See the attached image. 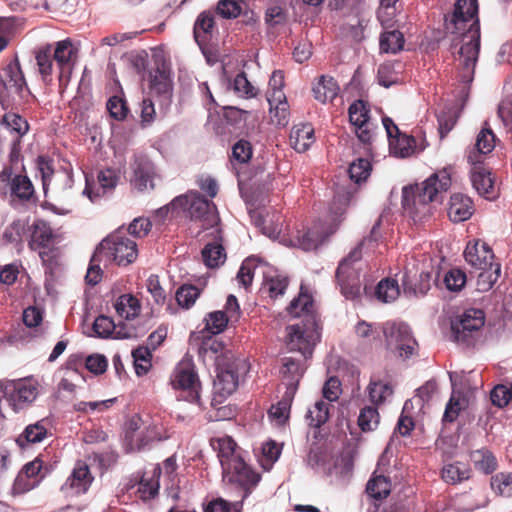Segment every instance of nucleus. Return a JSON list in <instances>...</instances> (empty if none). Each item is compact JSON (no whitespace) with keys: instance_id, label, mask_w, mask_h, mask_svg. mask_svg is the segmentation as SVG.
I'll return each mask as SVG.
<instances>
[{"instance_id":"f257e3e1","label":"nucleus","mask_w":512,"mask_h":512,"mask_svg":"<svg viewBox=\"0 0 512 512\" xmlns=\"http://www.w3.org/2000/svg\"><path fill=\"white\" fill-rule=\"evenodd\" d=\"M445 29L451 37L459 78L471 83L480 52L477 0H457L453 13L445 19Z\"/></svg>"},{"instance_id":"f03ea898","label":"nucleus","mask_w":512,"mask_h":512,"mask_svg":"<svg viewBox=\"0 0 512 512\" xmlns=\"http://www.w3.org/2000/svg\"><path fill=\"white\" fill-rule=\"evenodd\" d=\"M451 185L447 171L434 173L421 184L403 189V207L414 221H422L433 213V203L440 201L442 194Z\"/></svg>"},{"instance_id":"7ed1b4c3","label":"nucleus","mask_w":512,"mask_h":512,"mask_svg":"<svg viewBox=\"0 0 512 512\" xmlns=\"http://www.w3.org/2000/svg\"><path fill=\"white\" fill-rule=\"evenodd\" d=\"M380 220L373 226L370 235L366 237L359 246L354 248L349 255L344 258L336 271V277L341 287V292L346 299L354 300L360 296L361 288L359 283V272L354 264L362 257V248L372 250L374 243L380 237L378 229Z\"/></svg>"},{"instance_id":"20e7f679","label":"nucleus","mask_w":512,"mask_h":512,"mask_svg":"<svg viewBox=\"0 0 512 512\" xmlns=\"http://www.w3.org/2000/svg\"><path fill=\"white\" fill-rule=\"evenodd\" d=\"M256 273H261L263 276V292H267L271 298H277L284 294L288 286L287 277L273 267L259 262L256 258L249 257L243 261L236 279L240 285L248 288Z\"/></svg>"},{"instance_id":"39448f33","label":"nucleus","mask_w":512,"mask_h":512,"mask_svg":"<svg viewBox=\"0 0 512 512\" xmlns=\"http://www.w3.org/2000/svg\"><path fill=\"white\" fill-rule=\"evenodd\" d=\"M30 96L25 77L17 58L0 74V104L3 109L21 106Z\"/></svg>"},{"instance_id":"423d86ee","label":"nucleus","mask_w":512,"mask_h":512,"mask_svg":"<svg viewBox=\"0 0 512 512\" xmlns=\"http://www.w3.org/2000/svg\"><path fill=\"white\" fill-rule=\"evenodd\" d=\"M138 256L137 244L128 237L114 233L107 236L96 247L94 252L95 261L116 263L119 266H127L134 262Z\"/></svg>"},{"instance_id":"0eeeda50","label":"nucleus","mask_w":512,"mask_h":512,"mask_svg":"<svg viewBox=\"0 0 512 512\" xmlns=\"http://www.w3.org/2000/svg\"><path fill=\"white\" fill-rule=\"evenodd\" d=\"M171 205L187 210L190 218L202 222V227L207 229L218 223L216 206L203 198L198 192H190L184 196L175 198Z\"/></svg>"},{"instance_id":"6e6552de","label":"nucleus","mask_w":512,"mask_h":512,"mask_svg":"<svg viewBox=\"0 0 512 512\" xmlns=\"http://www.w3.org/2000/svg\"><path fill=\"white\" fill-rule=\"evenodd\" d=\"M386 346L402 359L414 354L417 343L409 326L402 322H386L383 327Z\"/></svg>"},{"instance_id":"1a4fd4ad","label":"nucleus","mask_w":512,"mask_h":512,"mask_svg":"<svg viewBox=\"0 0 512 512\" xmlns=\"http://www.w3.org/2000/svg\"><path fill=\"white\" fill-rule=\"evenodd\" d=\"M37 395L38 386L30 379L0 381V397L5 398L14 411L32 403Z\"/></svg>"},{"instance_id":"9d476101","label":"nucleus","mask_w":512,"mask_h":512,"mask_svg":"<svg viewBox=\"0 0 512 512\" xmlns=\"http://www.w3.org/2000/svg\"><path fill=\"white\" fill-rule=\"evenodd\" d=\"M171 384L179 392V398L191 403L199 401L200 381L191 362L182 361L176 366Z\"/></svg>"},{"instance_id":"9b49d317","label":"nucleus","mask_w":512,"mask_h":512,"mask_svg":"<svg viewBox=\"0 0 512 512\" xmlns=\"http://www.w3.org/2000/svg\"><path fill=\"white\" fill-rule=\"evenodd\" d=\"M433 268L428 262L412 260L405 267L402 279L404 292L412 295H425L431 288Z\"/></svg>"},{"instance_id":"f8f14e48","label":"nucleus","mask_w":512,"mask_h":512,"mask_svg":"<svg viewBox=\"0 0 512 512\" xmlns=\"http://www.w3.org/2000/svg\"><path fill=\"white\" fill-rule=\"evenodd\" d=\"M222 475L224 482L237 484L245 491L243 498L248 496L261 479L260 474L248 466L242 457L224 467Z\"/></svg>"},{"instance_id":"ddd939ff","label":"nucleus","mask_w":512,"mask_h":512,"mask_svg":"<svg viewBox=\"0 0 512 512\" xmlns=\"http://www.w3.org/2000/svg\"><path fill=\"white\" fill-rule=\"evenodd\" d=\"M93 480L94 477L88 465L83 461H78L62 484L60 491L65 498H77L88 492Z\"/></svg>"},{"instance_id":"4468645a","label":"nucleus","mask_w":512,"mask_h":512,"mask_svg":"<svg viewBox=\"0 0 512 512\" xmlns=\"http://www.w3.org/2000/svg\"><path fill=\"white\" fill-rule=\"evenodd\" d=\"M52 54L59 69V81L61 84H66L74 69L78 49L71 40L65 39L55 43Z\"/></svg>"},{"instance_id":"2eb2a0df","label":"nucleus","mask_w":512,"mask_h":512,"mask_svg":"<svg viewBox=\"0 0 512 512\" xmlns=\"http://www.w3.org/2000/svg\"><path fill=\"white\" fill-rule=\"evenodd\" d=\"M318 335L313 327H304L301 324L287 327V346L291 351H298L306 359L311 356Z\"/></svg>"},{"instance_id":"dca6fc26","label":"nucleus","mask_w":512,"mask_h":512,"mask_svg":"<svg viewBox=\"0 0 512 512\" xmlns=\"http://www.w3.org/2000/svg\"><path fill=\"white\" fill-rule=\"evenodd\" d=\"M0 126L11 135L10 160L17 162L21 151V140L29 131V124L18 113L7 112L3 115Z\"/></svg>"},{"instance_id":"f3484780","label":"nucleus","mask_w":512,"mask_h":512,"mask_svg":"<svg viewBox=\"0 0 512 512\" xmlns=\"http://www.w3.org/2000/svg\"><path fill=\"white\" fill-rule=\"evenodd\" d=\"M248 371V364L244 359H236L228 364L226 368H220L217 378L214 381V387L221 396L232 394L239 383L241 376Z\"/></svg>"},{"instance_id":"a211bd4d","label":"nucleus","mask_w":512,"mask_h":512,"mask_svg":"<svg viewBox=\"0 0 512 512\" xmlns=\"http://www.w3.org/2000/svg\"><path fill=\"white\" fill-rule=\"evenodd\" d=\"M369 112L368 106L362 100L353 102L348 109L349 121L358 139L364 144L370 143L374 135Z\"/></svg>"},{"instance_id":"6ab92c4d","label":"nucleus","mask_w":512,"mask_h":512,"mask_svg":"<svg viewBox=\"0 0 512 512\" xmlns=\"http://www.w3.org/2000/svg\"><path fill=\"white\" fill-rule=\"evenodd\" d=\"M485 322L484 312L480 309H467L462 315L452 322L451 329L457 342L468 341L469 334L483 327Z\"/></svg>"},{"instance_id":"aec40b11","label":"nucleus","mask_w":512,"mask_h":512,"mask_svg":"<svg viewBox=\"0 0 512 512\" xmlns=\"http://www.w3.org/2000/svg\"><path fill=\"white\" fill-rule=\"evenodd\" d=\"M494 253L484 241H469L464 250L465 261L475 269L485 268L494 263Z\"/></svg>"},{"instance_id":"412c9836","label":"nucleus","mask_w":512,"mask_h":512,"mask_svg":"<svg viewBox=\"0 0 512 512\" xmlns=\"http://www.w3.org/2000/svg\"><path fill=\"white\" fill-rule=\"evenodd\" d=\"M336 226L326 228L323 223H316L307 231L298 232L295 245L304 251L314 250L335 232Z\"/></svg>"},{"instance_id":"4be33fe9","label":"nucleus","mask_w":512,"mask_h":512,"mask_svg":"<svg viewBox=\"0 0 512 512\" xmlns=\"http://www.w3.org/2000/svg\"><path fill=\"white\" fill-rule=\"evenodd\" d=\"M0 181L8 182L11 194L20 200L28 201L34 196V186L28 176L19 174L12 177L11 168L5 167L1 171Z\"/></svg>"},{"instance_id":"5701e85b","label":"nucleus","mask_w":512,"mask_h":512,"mask_svg":"<svg viewBox=\"0 0 512 512\" xmlns=\"http://www.w3.org/2000/svg\"><path fill=\"white\" fill-rule=\"evenodd\" d=\"M117 181L118 177L114 170H102L98 173L97 184L95 186H92L88 178H86V187L83 193L87 195L91 201H95L96 199L113 190L117 184Z\"/></svg>"},{"instance_id":"b1692460","label":"nucleus","mask_w":512,"mask_h":512,"mask_svg":"<svg viewBox=\"0 0 512 512\" xmlns=\"http://www.w3.org/2000/svg\"><path fill=\"white\" fill-rule=\"evenodd\" d=\"M166 438L164 435V429L159 423H151L145 427V429L137 435L136 439L134 435L127 434L126 439L129 440V446L131 451H140L146 448L149 443L153 441H160Z\"/></svg>"},{"instance_id":"393cba45","label":"nucleus","mask_w":512,"mask_h":512,"mask_svg":"<svg viewBox=\"0 0 512 512\" xmlns=\"http://www.w3.org/2000/svg\"><path fill=\"white\" fill-rule=\"evenodd\" d=\"M495 147V135L490 128H482L476 137L474 148L468 153L470 164H481L483 155L490 153Z\"/></svg>"},{"instance_id":"a878e982","label":"nucleus","mask_w":512,"mask_h":512,"mask_svg":"<svg viewBox=\"0 0 512 512\" xmlns=\"http://www.w3.org/2000/svg\"><path fill=\"white\" fill-rule=\"evenodd\" d=\"M267 100L270 105V119L278 126H286L289 122V106L284 92L268 94Z\"/></svg>"},{"instance_id":"bb28decb","label":"nucleus","mask_w":512,"mask_h":512,"mask_svg":"<svg viewBox=\"0 0 512 512\" xmlns=\"http://www.w3.org/2000/svg\"><path fill=\"white\" fill-rule=\"evenodd\" d=\"M134 177L132 183L140 190L153 188V167L151 162L145 157H137L132 164Z\"/></svg>"},{"instance_id":"cd10ccee","label":"nucleus","mask_w":512,"mask_h":512,"mask_svg":"<svg viewBox=\"0 0 512 512\" xmlns=\"http://www.w3.org/2000/svg\"><path fill=\"white\" fill-rule=\"evenodd\" d=\"M290 145L297 152H305L314 143V129L310 124H297L290 132Z\"/></svg>"},{"instance_id":"c85d7f7f","label":"nucleus","mask_w":512,"mask_h":512,"mask_svg":"<svg viewBox=\"0 0 512 512\" xmlns=\"http://www.w3.org/2000/svg\"><path fill=\"white\" fill-rule=\"evenodd\" d=\"M472 215V201L462 194H454L450 198L448 216L453 222H463Z\"/></svg>"},{"instance_id":"c756f323","label":"nucleus","mask_w":512,"mask_h":512,"mask_svg":"<svg viewBox=\"0 0 512 512\" xmlns=\"http://www.w3.org/2000/svg\"><path fill=\"white\" fill-rule=\"evenodd\" d=\"M339 90V85L333 77L322 75L313 86V95L317 101L326 104L336 98Z\"/></svg>"},{"instance_id":"7c9ffc66","label":"nucleus","mask_w":512,"mask_h":512,"mask_svg":"<svg viewBox=\"0 0 512 512\" xmlns=\"http://www.w3.org/2000/svg\"><path fill=\"white\" fill-rule=\"evenodd\" d=\"M213 447L218 451V458L222 469L242 457L237 449V444L231 437L226 436L217 439L213 443Z\"/></svg>"},{"instance_id":"2f4dec72","label":"nucleus","mask_w":512,"mask_h":512,"mask_svg":"<svg viewBox=\"0 0 512 512\" xmlns=\"http://www.w3.org/2000/svg\"><path fill=\"white\" fill-rule=\"evenodd\" d=\"M471 182L480 195L489 196L493 190V179L491 172L481 164H472Z\"/></svg>"},{"instance_id":"473e14b6","label":"nucleus","mask_w":512,"mask_h":512,"mask_svg":"<svg viewBox=\"0 0 512 512\" xmlns=\"http://www.w3.org/2000/svg\"><path fill=\"white\" fill-rule=\"evenodd\" d=\"M53 232L50 226L42 220H37L32 225L31 240L29 246L33 250L48 247L53 240Z\"/></svg>"},{"instance_id":"72a5a7b5","label":"nucleus","mask_w":512,"mask_h":512,"mask_svg":"<svg viewBox=\"0 0 512 512\" xmlns=\"http://www.w3.org/2000/svg\"><path fill=\"white\" fill-rule=\"evenodd\" d=\"M281 373L286 379L288 391L295 393L299 379L304 373V367L301 365L300 361L288 357L284 358Z\"/></svg>"},{"instance_id":"f704fd0d","label":"nucleus","mask_w":512,"mask_h":512,"mask_svg":"<svg viewBox=\"0 0 512 512\" xmlns=\"http://www.w3.org/2000/svg\"><path fill=\"white\" fill-rule=\"evenodd\" d=\"M47 424L48 422L42 419L34 424L28 425L18 437L17 442L23 445L24 441L32 444L43 441L48 436Z\"/></svg>"},{"instance_id":"c9c22d12","label":"nucleus","mask_w":512,"mask_h":512,"mask_svg":"<svg viewBox=\"0 0 512 512\" xmlns=\"http://www.w3.org/2000/svg\"><path fill=\"white\" fill-rule=\"evenodd\" d=\"M115 309L119 316L125 319H133L139 315L141 305L139 300L133 295L124 294L117 299Z\"/></svg>"},{"instance_id":"e433bc0d","label":"nucleus","mask_w":512,"mask_h":512,"mask_svg":"<svg viewBox=\"0 0 512 512\" xmlns=\"http://www.w3.org/2000/svg\"><path fill=\"white\" fill-rule=\"evenodd\" d=\"M313 309V299L304 285H301L297 298H294L287 308L288 313L293 317H300L304 313H311Z\"/></svg>"},{"instance_id":"4c0bfd02","label":"nucleus","mask_w":512,"mask_h":512,"mask_svg":"<svg viewBox=\"0 0 512 512\" xmlns=\"http://www.w3.org/2000/svg\"><path fill=\"white\" fill-rule=\"evenodd\" d=\"M480 273L477 277V290L481 292L489 291L496 283L501 273V265L499 263H492L485 268H479Z\"/></svg>"},{"instance_id":"58836bf2","label":"nucleus","mask_w":512,"mask_h":512,"mask_svg":"<svg viewBox=\"0 0 512 512\" xmlns=\"http://www.w3.org/2000/svg\"><path fill=\"white\" fill-rule=\"evenodd\" d=\"M202 258L207 267L214 268L223 264L226 254L221 243H208L202 250Z\"/></svg>"},{"instance_id":"ea45409f","label":"nucleus","mask_w":512,"mask_h":512,"mask_svg":"<svg viewBox=\"0 0 512 512\" xmlns=\"http://www.w3.org/2000/svg\"><path fill=\"white\" fill-rule=\"evenodd\" d=\"M469 477L470 470L465 464L460 462L447 464L442 469V479L446 483L457 484L469 479Z\"/></svg>"},{"instance_id":"a19ab883","label":"nucleus","mask_w":512,"mask_h":512,"mask_svg":"<svg viewBox=\"0 0 512 512\" xmlns=\"http://www.w3.org/2000/svg\"><path fill=\"white\" fill-rule=\"evenodd\" d=\"M404 46V36L398 30L386 31L380 37V49L385 53H396Z\"/></svg>"},{"instance_id":"79ce46f5","label":"nucleus","mask_w":512,"mask_h":512,"mask_svg":"<svg viewBox=\"0 0 512 512\" xmlns=\"http://www.w3.org/2000/svg\"><path fill=\"white\" fill-rule=\"evenodd\" d=\"M491 489L503 497L512 496V472H499L491 477Z\"/></svg>"},{"instance_id":"37998d69","label":"nucleus","mask_w":512,"mask_h":512,"mask_svg":"<svg viewBox=\"0 0 512 512\" xmlns=\"http://www.w3.org/2000/svg\"><path fill=\"white\" fill-rule=\"evenodd\" d=\"M399 294L400 288L398 282L394 279H383L377 285L376 296L384 303L396 300Z\"/></svg>"},{"instance_id":"c03bdc74","label":"nucleus","mask_w":512,"mask_h":512,"mask_svg":"<svg viewBox=\"0 0 512 512\" xmlns=\"http://www.w3.org/2000/svg\"><path fill=\"white\" fill-rule=\"evenodd\" d=\"M330 404L324 400H318L315 402L312 408L308 410L307 419L309 425L313 427H320L329 418Z\"/></svg>"},{"instance_id":"a18cd8bd","label":"nucleus","mask_w":512,"mask_h":512,"mask_svg":"<svg viewBox=\"0 0 512 512\" xmlns=\"http://www.w3.org/2000/svg\"><path fill=\"white\" fill-rule=\"evenodd\" d=\"M390 148L395 156L408 157L415 152V139L412 136L398 135L395 140H390Z\"/></svg>"},{"instance_id":"49530a36","label":"nucleus","mask_w":512,"mask_h":512,"mask_svg":"<svg viewBox=\"0 0 512 512\" xmlns=\"http://www.w3.org/2000/svg\"><path fill=\"white\" fill-rule=\"evenodd\" d=\"M53 60L54 59L51 45H47L45 48L40 50L36 55L39 73L45 82L51 80V75L53 71Z\"/></svg>"},{"instance_id":"de8ad7c7","label":"nucleus","mask_w":512,"mask_h":512,"mask_svg":"<svg viewBox=\"0 0 512 512\" xmlns=\"http://www.w3.org/2000/svg\"><path fill=\"white\" fill-rule=\"evenodd\" d=\"M475 467L485 474L492 473L497 468L494 455L488 450H477L471 454Z\"/></svg>"},{"instance_id":"09e8293b","label":"nucleus","mask_w":512,"mask_h":512,"mask_svg":"<svg viewBox=\"0 0 512 512\" xmlns=\"http://www.w3.org/2000/svg\"><path fill=\"white\" fill-rule=\"evenodd\" d=\"M286 0H269V6L265 12V21L270 26H276L286 21L284 3Z\"/></svg>"},{"instance_id":"8fccbe9b","label":"nucleus","mask_w":512,"mask_h":512,"mask_svg":"<svg viewBox=\"0 0 512 512\" xmlns=\"http://www.w3.org/2000/svg\"><path fill=\"white\" fill-rule=\"evenodd\" d=\"M366 490L367 493L375 499L385 498L391 491V483L389 479L384 476H376L369 480Z\"/></svg>"},{"instance_id":"3c124183","label":"nucleus","mask_w":512,"mask_h":512,"mask_svg":"<svg viewBox=\"0 0 512 512\" xmlns=\"http://www.w3.org/2000/svg\"><path fill=\"white\" fill-rule=\"evenodd\" d=\"M214 27V17L209 12H202L194 25V36L198 43L206 40V35L211 33Z\"/></svg>"},{"instance_id":"603ef678","label":"nucleus","mask_w":512,"mask_h":512,"mask_svg":"<svg viewBox=\"0 0 512 512\" xmlns=\"http://www.w3.org/2000/svg\"><path fill=\"white\" fill-rule=\"evenodd\" d=\"M368 391L370 400L374 404H380L384 402L393 393V389L390 384L381 380L371 381L368 387Z\"/></svg>"},{"instance_id":"864d4df0","label":"nucleus","mask_w":512,"mask_h":512,"mask_svg":"<svg viewBox=\"0 0 512 512\" xmlns=\"http://www.w3.org/2000/svg\"><path fill=\"white\" fill-rule=\"evenodd\" d=\"M293 394L294 393L287 391L285 398L270 408L269 417L275 420L277 424H283L287 420Z\"/></svg>"},{"instance_id":"5fc2aeb1","label":"nucleus","mask_w":512,"mask_h":512,"mask_svg":"<svg viewBox=\"0 0 512 512\" xmlns=\"http://www.w3.org/2000/svg\"><path fill=\"white\" fill-rule=\"evenodd\" d=\"M466 274L458 268L449 270L443 279V283L447 290L451 292H459L466 284Z\"/></svg>"},{"instance_id":"6e6d98bb","label":"nucleus","mask_w":512,"mask_h":512,"mask_svg":"<svg viewBox=\"0 0 512 512\" xmlns=\"http://www.w3.org/2000/svg\"><path fill=\"white\" fill-rule=\"evenodd\" d=\"M262 457L260 463L262 467L269 470L272 465L278 460L281 454V448L274 441H267L262 445Z\"/></svg>"},{"instance_id":"4d7b16f0","label":"nucleus","mask_w":512,"mask_h":512,"mask_svg":"<svg viewBox=\"0 0 512 512\" xmlns=\"http://www.w3.org/2000/svg\"><path fill=\"white\" fill-rule=\"evenodd\" d=\"M206 330L214 335L221 333L227 326L229 318L223 311H214L205 318Z\"/></svg>"},{"instance_id":"13d9d810","label":"nucleus","mask_w":512,"mask_h":512,"mask_svg":"<svg viewBox=\"0 0 512 512\" xmlns=\"http://www.w3.org/2000/svg\"><path fill=\"white\" fill-rule=\"evenodd\" d=\"M137 375L146 374L151 367V352L147 347H139L132 352Z\"/></svg>"},{"instance_id":"bf43d9fd","label":"nucleus","mask_w":512,"mask_h":512,"mask_svg":"<svg viewBox=\"0 0 512 512\" xmlns=\"http://www.w3.org/2000/svg\"><path fill=\"white\" fill-rule=\"evenodd\" d=\"M200 294L199 289L193 285H183L176 292V300L183 308H190Z\"/></svg>"},{"instance_id":"052dcab7","label":"nucleus","mask_w":512,"mask_h":512,"mask_svg":"<svg viewBox=\"0 0 512 512\" xmlns=\"http://www.w3.org/2000/svg\"><path fill=\"white\" fill-rule=\"evenodd\" d=\"M371 165L366 159L359 158L350 164L349 175L352 181L360 183L365 181L370 174Z\"/></svg>"},{"instance_id":"680f3d73","label":"nucleus","mask_w":512,"mask_h":512,"mask_svg":"<svg viewBox=\"0 0 512 512\" xmlns=\"http://www.w3.org/2000/svg\"><path fill=\"white\" fill-rule=\"evenodd\" d=\"M243 0H220L217 13L226 19L236 18L242 12Z\"/></svg>"},{"instance_id":"e2e57ef3","label":"nucleus","mask_w":512,"mask_h":512,"mask_svg":"<svg viewBox=\"0 0 512 512\" xmlns=\"http://www.w3.org/2000/svg\"><path fill=\"white\" fill-rule=\"evenodd\" d=\"M379 423V414L373 407H365L358 417V425L363 431H372Z\"/></svg>"},{"instance_id":"0e129e2a","label":"nucleus","mask_w":512,"mask_h":512,"mask_svg":"<svg viewBox=\"0 0 512 512\" xmlns=\"http://www.w3.org/2000/svg\"><path fill=\"white\" fill-rule=\"evenodd\" d=\"M397 15L398 8L396 5H380L378 8V20L386 29L394 27L399 22Z\"/></svg>"},{"instance_id":"69168bd1","label":"nucleus","mask_w":512,"mask_h":512,"mask_svg":"<svg viewBox=\"0 0 512 512\" xmlns=\"http://www.w3.org/2000/svg\"><path fill=\"white\" fill-rule=\"evenodd\" d=\"M399 81V75L395 71L394 65L385 63L378 68V82L381 86L389 88L391 85Z\"/></svg>"},{"instance_id":"338daca9","label":"nucleus","mask_w":512,"mask_h":512,"mask_svg":"<svg viewBox=\"0 0 512 512\" xmlns=\"http://www.w3.org/2000/svg\"><path fill=\"white\" fill-rule=\"evenodd\" d=\"M93 330L97 336L107 338L114 333L115 324L111 318L100 315L94 321Z\"/></svg>"},{"instance_id":"774afa93","label":"nucleus","mask_w":512,"mask_h":512,"mask_svg":"<svg viewBox=\"0 0 512 512\" xmlns=\"http://www.w3.org/2000/svg\"><path fill=\"white\" fill-rule=\"evenodd\" d=\"M241 503H229L223 499H217L210 502L204 512H240Z\"/></svg>"}]
</instances>
